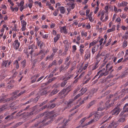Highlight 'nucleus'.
Returning a JSON list of instances; mask_svg holds the SVG:
<instances>
[{"label":"nucleus","mask_w":128,"mask_h":128,"mask_svg":"<svg viewBox=\"0 0 128 128\" xmlns=\"http://www.w3.org/2000/svg\"><path fill=\"white\" fill-rule=\"evenodd\" d=\"M72 48L73 49V52H75V51L76 49V46L75 45H74L72 46Z\"/></svg>","instance_id":"obj_44"},{"label":"nucleus","mask_w":128,"mask_h":128,"mask_svg":"<svg viewBox=\"0 0 128 128\" xmlns=\"http://www.w3.org/2000/svg\"><path fill=\"white\" fill-rule=\"evenodd\" d=\"M116 21L117 22H119L121 21V19L120 17H119L116 20Z\"/></svg>","instance_id":"obj_64"},{"label":"nucleus","mask_w":128,"mask_h":128,"mask_svg":"<svg viewBox=\"0 0 128 128\" xmlns=\"http://www.w3.org/2000/svg\"><path fill=\"white\" fill-rule=\"evenodd\" d=\"M12 100V98L10 97L6 99H5V101L4 102V103H5V102H8L9 101H10Z\"/></svg>","instance_id":"obj_32"},{"label":"nucleus","mask_w":128,"mask_h":128,"mask_svg":"<svg viewBox=\"0 0 128 128\" xmlns=\"http://www.w3.org/2000/svg\"><path fill=\"white\" fill-rule=\"evenodd\" d=\"M56 105V104H52L50 105V106H49V108H53Z\"/></svg>","instance_id":"obj_36"},{"label":"nucleus","mask_w":128,"mask_h":128,"mask_svg":"<svg viewBox=\"0 0 128 128\" xmlns=\"http://www.w3.org/2000/svg\"><path fill=\"white\" fill-rule=\"evenodd\" d=\"M125 120V118L123 117H122V118H120L118 120V121L120 122H124Z\"/></svg>","instance_id":"obj_24"},{"label":"nucleus","mask_w":128,"mask_h":128,"mask_svg":"<svg viewBox=\"0 0 128 128\" xmlns=\"http://www.w3.org/2000/svg\"><path fill=\"white\" fill-rule=\"evenodd\" d=\"M43 38H47L48 37V34H45L42 36Z\"/></svg>","instance_id":"obj_59"},{"label":"nucleus","mask_w":128,"mask_h":128,"mask_svg":"<svg viewBox=\"0 0 128 128\" xmlns=\"http://www.w3.org/2000/svg\"><path fill=\"white\" fill-rule=\"evenodd\" d=\"M48 112L47 111H46L42 114H39V115L40 116V117H42L44 116H45L46 115H47L48 114Z\"/></svg>","instance_id":"obj_22"},{"label":"nucleus","mask_w":128,"mask_h":128,"mask_svg":"<svg viewBox=\"0 0 128 128\" xmlns=\"http://www.w3.org/2000/svg\"><path fill=\"white\" fill-rule=\"evenodd\" d=\"M106 62H105L103 63L102 64L101 66L100 67L99 69H100L102 68V67H103L104 66H105L106 64Z\"/></svg>","instance_id":"obj_54"},{"label":"nucleus","mask_w":128,"mask_h":128,"mask_svg":"<svg viewBox=\"0 0 128 128\" xmlns=\"http://www.w3.org/2000/svg\"><path fill=\"white\" fill-rule=\"evenodd\" d=\"M60 37V35L59 34H57L56 36L54 37V42H57V40L59 39Z\"/></svg>","instance_id":"obj_11"},{"label":"nucleus","mask_w":128,"mask_h":128,"mask_svg":"<svg viewBox=\"0 0 128 128\" xmlns=\"http://www.w3.org/2000/svg\"><path fill=\"white\" fill-rule=\"evenodd\" d=\"M128 74V70H126L124 71L120 75V76L122 78L124 77L126 75Z\"/></svg>","instance_id":"obj_6"},{"label":"nucleus","mask_w":128,"mask_h":128,"mask_svg":"<svg viewBox=\"0 0 128 128\" xmlns=\"http://www.w3.org/2000/svg\"><path fill=\"white\" fill-rule=\"evenodd\" d=\"M86 119V118H83L80 121V122L81 123L80 124H82V123L84 122Z\"/></svg>","instance_id":"obj_47"},{"label":"nucleus","mask_w":128,"mask_h":128,"mask_svg":"<svg viewBox=\"0 0 128 128\" xmlns=\"http://www.w3.org/2000/svg\"><path fill=\"white\" fill-rule=\"evenodd\" d=\"M87 88H85L84 89V88H82L80 90V91H82V92L81 93V95H83L86 91L87 90Z\"/></svg>","instance_id":"obj_8"},{"label":"nucleus","mask_w":128,"mask_h":128,"mask_svg":"<svg viewBox=\"0 0 128 128\" xmlns=\"http://www.w3.org/2000/svg\"><path fill=\"white\" fill-rule=\"evenodd\" d=\"M79 13H80V14L81 15H85V13L83 11H80L79 12Z\"/></svg>","instance_id":"obj_45"},{"label":"nucleus","mask_w":128,"mask_h":128,"mask_svg":"<svg viewBox=\"0 0 128 128\" xmlns=\"http://www.w3.org/2000/svg\"><path fill=\"white\" fill-rule=\"evenodd\" d=\"M38 106V105H36L35 106H33L32 108V111L33 112H35V111L37 110V108Z\"/></svg>","instance_id":"obj_20"},{"label":"nucleus","mask_w":128,"mask_h":128,"mask_svg":"<svg viewBox=\"0 0 128 128\" xmlns=\"http://www.w3.org/2000/svg\"><path fill=\"white\" fill-rule=\"evenodd\" d=\"M21 22L22 26V31H24L26 30V23L24 20H22Z\"/></svg>","instance_id":"obj_3"},{"label":"nucleus","mask_w":128,"mask_h":128,"mask_svg":"<svg viewBox=\"0 0 128 128\" xmlns=\"http://www.w3.org/2000/svg\"><path fill=\"white\" fill-rule=\"evenodd\" d=\"M96 102V100H93L91 102L90 104V106L92 105L95 103Z\"/></svg>","instance_id":"obj_37"},{"label":"nucleus","mask_w":128,"mask_h":128,"mask_svg":"<svg viewBox=\"0 0 128 128\" xmlns=\"http://www.w3.org/2000/svg\"><path fill=\"white\" fill-rule=\"evenodd\" d=\"M92 97V96H90L89 95V96H88L86 97H84L83 99L84 100H87L88 98H91V97Z\"/></svg>","instance_id":"obj_43"},{"label":"nucleus","mask_w":128,"mask_h":128,"mask_svg":"<svg viewBox=\"0 0 128 128\" xmlns=\"http://www.w3.org/2000/svg\"><path fill=\"white\" fill-rule=\"evenodd\" d=\"M61 30H63V32L64 34H66L68 33L67 30L66 28V26H64L61 28Z\"/></svg>","instance_id":"obj_14"},{"label":"nucleus","mask_w":128,"mask_h":128,"mask_svg":"<svg viewBox=\"0 0 128 128\" xmlns=\"http://www.w3.org/2000/svg\"><path fill=\"white\" fill-rule=\"evenodd\" d=\"M98 42V40L94 42V41L93 42H92L90 43L89 44V48H90L92 46H93L96 44H97Z\"/></svg>","instance_id":"obj_9"},{"label":"nucleus","mask_w":128,"mask_h":128,"mask_svg":"<svg viewBox=\"0 0 128 128\" xmlns=\"http://www.w3.org/2000/svg\"><path fill=\"white\" fill-rule=\"evenodd\" d=\"M39 93H40L41 95L42 96L44 94L46 95L47 94V90H42L40 91Z\"/></svg>","instance_id":"obj_7"},{"label":"nucleus","mask_w":128,"mask_h":128,"mask_svg":"<svg viewBox=\"0 0 128 128\" xmlns=\"http://www.w3.org/2000/svg\"><path fill=\"white\" fill-rule=\"evenodd\" d=\"M53 57V56H52V55H51L50 56H48L46 57V60H47L48 59H50L52 58Z\"/></svg>","instance_id":"obj_63"},{"label":"nucleus","mask_w":128,"mask_h":128,"mask_svg":"<svg viewBox=\"0 0 128 128\" xmlns=\"http://www.w3.org/2000/svg\"><path fill=\"white\" fill-rule=\"evenodd\" d=\"M66 91V90L65 89H64L59 93V94H61L60 95L62 94H64Z\"/></svg>","instance_id":"obj_27"},{"label":"nucleus","mask_w":128,"mask_h":128,"mask_svg":"<svg viewBox=\"0 0 128 128\" xmlns=\"http://www.w3.org/2000/svg\"><path fill=\"white\" fill-rule=\"evenodd\" d=\"M95 116V117L94 119L96 121H97L98 120L99 118V117L98 116V114H97V113H95L94 114Z\"/></svg>","instance_id":"obj_12"},{"label":"nucleus","mask_w":128,"mask_h":128,"mask_svg":"<svg viewBox=\"0 0 128 128\" xmlns=\"http://www.w3.org/2000/svg\"><path fill=\"white\" fill-rule=\"evenodd\" d=\"M35 4H38L40 7H42V4L40 2H34Z\"/></svg>","instance_id":"obj_41"},{"label":"nucleus","mask_w":128,"mask_h":128,"mask_svg":"<svg viewBox=\"0 0 128 128\" xmlns=\"http://www.w3.org/2000/svg\"><path fill=\"white\" fill-rule=\"evenodd\" d=\"M74 99H70L69 100L68 103L70 104H72V103L74 101Z\"/></svg>","instance_id":"obj_55"},{"label":"nucleus","mask_w":128,"mask_h":128,"mask_svg":"<svg viewBox=\"0 0 128 128\" xmlns=\"http://www.w3.org/2000/svg\"><path fill=\"white\" fill-rule=\"evenodd\" d=\"M6 97V95L2 96L0 98V103L2 102L4 103V102L5 101V98Z\"/></svg>","instance_id":"obj_10"},{"label":"nucleus","mask_w":128,"mask_h":128,"mask_svg":"<svg viewBox=\"0 0 128 128\" xmlns=\"http://www.w3.org/2000/svg\"><path fill=\"white\" fill-rule=\"evenodd\" d=\"M64 66H61L60 68V72L62 71V70H64V68H66V69L68 68V67H67L66 66L65 68H63Z\"/></svg>","instance_id":"obj_34"},{"label":"nucleus","mask_w":128,"mask_h":128,"mask_svg":"<svg viewBox=\"0 0 128 128\" xmlns=\"http://www.w3.org/2000/svg\"><path fill=\"white\" fill-rule=\"evenodd\" d=\"M110 63H108L107 64L106 66V70H108V68L110 66Z\"/></svg>","instance_id":"obj_53"},{"label":"nucleus","mask_w":128,"mask_h":128,"mask_svg":"<svg viewBox=\"0 0 128 128\" xmlns=\"http://www.w3.org/2000/svg\"><path fill=\"white\" fill-rule=\"evenodd\" d=\"M95 48H96L94 46L93 47L92 49V52L93 54H94L96 52V51H95Z\"/></svg>","instance_id":"obj_56"},{"label":"nucleus","mask_w":128,"mask_h":128,"mask_svg":"<svg viewBox=\"0 0 128 128\" xmlns=\"http://www.w3.org/2000/svg\"><path fill=\"white\" fill-rule=\"evenodd\" d=\"M53 112L54 111H53L48 112L47 115H46L44 116V119L41 122H42L43 123H44L48 119H52L56 117V114L54 115L52 114Z\"/></svg>","instance_id":"obj_1"},{"label":"nucleus","mask_w":128,"mask_h":128,"mask_svg":"<svg viewBox=\"0 0 128 128\" xmlns=\"http://www.w3.org/2000/svg\"><path fill=\"white\" fill-rule=\"evenodd\" d=\"M8 60L4 61L2 64V66H5L6 67L7 64L8 63Z\"/></svg>","instance_id":"obj_17"},{"label":"nucleus","mask_w":128,"mask_h":128,"mask_svg":"<svg viewBox=\"0 0 128 128\" xmlns=\"http://www.w3.org/2000/svg\"><path fill=\"white\" fill-rule=\"evenodd\" d=\"M88 18L89 19V20L91 22H92L94 21V19H92V18L91 16H88Z\"/></svg>","instance_id":"obj_57"},{"label":"nucleus","mask_w":128,"mask_h":128,"mask_svg":"<svg viewBox=\"0 0 128 128\" xmlns=\"http://www.w3.org/2000/svg\"><path fill=\"white\" fill-rule=\"evenodd\" d=\"M10 117H11V116L10 115H8L5 118V119L6 120H7V119H8V120H11L13 119H11L10 118Z\"/></svg>","instance_id":"obj_39"},{"label":"nucleus","mask_w":128,"mask_h":128,"mask_svg":"<svg viewBox=\"0 0 128 128\" xmlns=\"http://www.w3.org/2000/svg\"><path fill=\"white\" fill-rule=\"evenodd\" d=\"M54 73H52V72H51L50 74L49 75V76H48V78H52V77H53L54 76Z\"/></svg>","instance_id":"obj_49"},{"label":"nucleus","mask_w":128,"mask_h":128,"mask_svg":"<svg viewBox=\"0 0 128 128\" xmlns=\"http://www.w3.org/2000/svg\"><path fill=\"white\" fill-rule=\"evenodd\" d=\"M35 113V112H33L32 111L30 112H27V116L28 117L30 116L33 115Z\"/></svg>","instance_id":"obj_21"},{"label":"nucleus","mask_w":128,"mask_h":128,"mask_svg":"<svg viewBox=\"0 0 128 128\" xmlns=\"http://www.w3.org/2000/svg\"><path fill=\"white\" fill-rule=\"evenodd\" d=\"M58 90L57 89H54L52 90V92H51L50 94L51 95L55 94L57 93L58 92Z\"/></svg>","instance_id":"obj_13"},{"label":"nucleus","mask_w":128,"mask_h":128,"mask_svg":"<svg viewBox=\"0 0 128 128\" xmlns=\"http://www.w3.org/2000/svg\"><path fill=\"white\" fill-rule=\"evenodd\" d=\"M99 9V8L98 7H96L95 8V10L94 11V13L95 14H96L97 12L98 11V10Z\"/></svg>","instance_id":"obj_50"},{"label":"nucleus","mask_w":128,"mask_h":128,"mask_svg":"<svg viewBox=\"0 0 128 128\" xmlns=\"http://www.w3.org/2000/svg\"><path fill=\"white\" fill-rule=\"evenodd\" d=\"M24 3V2L23 1H21L20 3V4L19 5H18V6H23Z\"/></svg>","instance_id":"obj_52"},{"label":"nucleus","mask_w":128,"mask_h":128,"mask_svg":"<svg viewBox=\"0 0 128 128\" xmlns=\"http://www.w3.org/2000/svg\"><path fill=\"white\" fill-rule=\"evenodd\" d=\"M127 41L126 40H124L123 42V47L124 48L126 46H127Z\"/></svg>","instance_id":"obj_30"},{"label":"nucleus","mask_w":128,"mask_h":128,"mask_svg":"<svg viewBox=\"0 0 128 128\" xmlns=\"http://www.w3.org/2000/svg\"><path fill=\"white\" fill-rule=\"evenodd\" d=\"M19 92V91L18 90H16L15 92H14L12 93V94L14 95H16Z\"/></svg>","instance_id":"obj_60"},{"label":"nucleus","mask_w":128,"mask_h":128,"mask_svg":"<svg viewBox=\"0 0 128 128\" xmlns=\"http://www.w3.org/2000/svg\"><path fill=\"white\" fill-rule=\"evenodd\" d=\"M120 110H121L120 108H119L118 107L115 108L112 110V115L115 114L116 115H118Z\"/></svg>","instance_id":"obj_2"},{"label":"nucleus","mask_w":128,"mask_h":128,"mask_svg":"<svg viewBox=\"0 0 128 128\" xmlns=\"http://www.w3.org/2000/svg\"><path fill=\"white\" fill-rule=\"evenodd\" d=\"M104 39L103 38H101L99 42H100V46L102 43V41L104 40Z\"/></svg>","instance_id":"obj_51"},{"label":"nucleus","mask_w":128,"mask_h":128,"mask_svg":"<svg viewBox=\"0 0 128 128\" xmlns=\"http://www.w3.org/2000/svg\"><path fill=\"white\" fill-rule=\"evenodd\" d=\"M115 27H113L112 28L108 30L107 31V32H112L114 30H115Z\"/></svg>","instance_id":"obj_26"},{"label":"nucleus","mask_w":128,"mask_h":128,"mask_svg":"<svg viewBox=\"0 0 128 128\" xmlns=\"http://www.w3.org/2000/svg\"><path fill=\"white\" fill-rule=\"evenodd\" d=\"M49 108V106L48 105V106L47 105H45L44 106L42 107L40 109V110L41 111L42 110H43L45 109L46 108Z\"/></svg>","instance_id":"obj_25"},{"label":"nucleus","mask_w":128,"mask_h":128,"mask_svg":"<svg viewBox=\"0 0 128 128\" xmlns=\"http://www.w3.org/2000/svg\"><path fill=\"white\" fill-rule=\"evenodd\" d=\"M48 100H47L46 101H44L43 102L41 103L39 105L40 107L42 106L43 105H44L48 102Z\"/></svg>","instance_id":"obj_31"},{"label":"nucleus","mask_w":128,"mask_h":128,"mask_svg":"<svg viewBox=\"0 0 128 128\" xmlns=\"http://www.w3.org/2000/svg\"><path fill=\"white\" fill-rule=\"evenodd\" d=\"M114 104V103H111V104H109L108 105V106H106V109L107 110V108H110L111 107V106H112L113 105V104Z\"/></svg>","instance_id":"obj_38"},{"label":"nucleus","mask_w":128,"mask_h":128,"mask_svg":"<svg viewBox=\"0 0 128 128\" xmlns=\"http://www.w3.org/2000/svg\"><path fill=\"white\" fill-rule=\"evenodd\" d=\"M30 105H28L27 107H26V108H25L24 109H23L22 110L24 111H26L27 110H28L30 108Z\"/></svg>","instance_id":"obj_40"},{"label":"nucleus","mask_w":128,"mask_h":128,"mask_svg":"<svg viewBox=\"0 0 128 128\" xmlns=\"http://www.w3.org/2000/svg\"><path fill=\"white\" fill-rule=\"evenodd\" d=\"M17 97V96H15V95L14 94L11 98H12V100H13L16 99Z\"/></svg>","instance_id":"obj_35"},{"label":"nucleus","mask_w":128,"mask_h":128,"mask_svg":"<svg viewBox=\"0 0 128 128\" xmlns=\"http://www.w3.org/2000/svg\"><path fill=\"white\" fill-rule=\"evenodd\" d=\"M58 8L60 9V12L62 14H64L65 11V9L63 6H60L58 7Z\"/></svg>","instance_id":"obj_5"},{"label":"nucleus","mask_w":128,"mask_h":128,"mask_svg":"<svg viewBox=\"0 0 128 128\" xmlns=\"http://www.w3.org/2000/svg\"><path fill=\"white\" fill-rule=\"evenodd\" d=\"M105 108H102V107H100L98 108V110H102L105 109Z\"/></svg>","instance_id":"obj_58"},{"label":"nucleus","mask_w":128,"mask_h":128,"mask_svg":"<svg viewBox=\"0 0 128 128\" xmlns=\"http://www.w3.org/2000/svg\"><path fill=\"white\" fill-rule=\"evenodd\" d=\"M33 101V99L32 98H31L28 101L22 104V106H25L26 104H29L31 102H32Z\"/></svg>","instance_id":"obj_15"},{"label":"nucleus","mask_w":128,"mask_h":128,"mask_svg":"<svg viewBox=\"0 0 128 128\" xmlns=\"http://www.w3.org/2000/svg\"><path fill=\"white\" fill-rule=\"evenodd\" d=\"M40 116H39V115H38V116H37L34 119H33L32 120L31 122H33L34 121V120H36V119H38V118H39L40 117Z\"/></svg>","instance_id":"obj_48"},{"label":"nucleus","mask_w":128,"mask_h":128,"mask_svg":"<svg viewBox=\"0 0 128 128\" xmlns=\"http://www.w3.org/2000/svg\"><path fill=\"white\" fill-rule=\"evenodd\" d=\"M97 90L95 88H94L92 89L91 91H90V93L91 94H92V95L94 94V92H96Z\"/></svg>","instance_id":"obj_23"},{"label":"nucleus","mask_w":128,"mask_h":128,"mask_svg":"<svg viewBox=\"0 0 128 128\" xmlns=\"http://www.w3.org/2000/svg\"><path fill=\"white\" fill-rule=\"evenodd\" d=\"M81 95L80 94H78L74 98V100H76Z\"/></svg>","instance_id":"obj_46"},{"label":"nucleus","mask_w":128,"mask_h":128,"mask_svg":"<svg viewBox=\"0 0 128 128\" xmlns=\"http://www.w3.org/2000/svg\"><path fill=\"white\" fill-rule=\"evenodd\" d=\"M14 102H12L11 104V106H13V109H16L18 108V106H16L14 105L12 106L14 104Z\"/></svg>","instance_id":"obj_29"},{"label":"nucleus","mask_w":128,"mask_h":128,"mask_svg":"<svg viewBox=\"0 0 128 128\" xmlns=\"http://www.w3.org/2000/svg\"><path fill=\"white\" fill-rule=\"evenodd\" d=\"M100 80V82L102 83H103L106 81V80L105 78H103L101 79Z\"/></svg>","instance_id":"obj_42"},{"label":"nucleus","mask_w":128,"mask_h":128,"mask_svg":"<svg viewBox=\"0 0 128 128\" xmlns=\"http://www.w3.org/2000/svg\"><path fill=\"white\" fill-rule=\"evenodd\" d=\"M108 6H106L105 7V10L106 11V12H108Z\"/></svg>","instance_id":"obj_61"},{"label":"nucleus","mask_w":128,"mask_h":128,"mask_svg":"<svg viewBox=\"0 0 128 128\" xmlns=\"http://www.w3.org/2000/svg\"><path fill=\"white\" fill-rule=\"evenodd\" d=\"M22 122H20L17 123L14 126H13V128H15L16 127H17L18 126H19L22 124Z\"/></svg>","instance_id":"obj_28"},{"label":"nucleus","mask_w":128,"mask_h":128,"mask_svg":"<svg viewBox=\"0 0 128 128\" xmlns=\"http://www.w3.org/2000/svg\"><path fill=\"white\" fill-rule=\"evenodd\" d=\"M116 122H112L108 126V128H111L112 126H113V128H115L116 126Z\"/></svg>","instance_id":"obj_4"},{"label":"nucleus","mask_w":128,"mask_h":128,"mask_svg":"<svg viewBox=\"0 0 128 128\" xmlns=\"http://www.w3.org/2000/svg\"><path fill=\"white\" fill-rule=\"evenodd\" d=\"M110 53H108L107 54L106 56L104 57V60H106L107 58H108V57L110 55Z\"/></svg>","instance_id":"obj_62"},{"label":"nucleus","mask_w":128,"mask_h":128,"mask_svg":"<svg viewBox=\"0 0 128 128\" xmlns=\"http://www.w3.org/2000/svg\"><path fill=\"white\" fill-rule=\"evenodd\" d=\"M15 43L17 45V46L16 48V50H17L19 48L20 45V43L18 42V40H16L15 41Z\"/></svg>","instance_id":"obj_18"},{"label":"nucleus","mask_w":128,"mask_h":128,"mask_svg":"<svg viewBox=\"0 0 128 128\" xmlns=\"http://www.w3.org/2000/svg\"><path fill=\"white\" fill-rule=\"evenodd\" d=\"M71 86H69L68 87H67L65 89L66 90V91L67 92V93L65 94L64 95H66L71 90Z\"/></svg>","instance_id":"obj_16"},{"label":"nucleus","mask_w":128,"mask_h":128,"mask_svg":"<svg viewBox=\"0 0 128 128\" xmlns=\"http://www.w3.org/2000/svg\"><path fill=\"white\" fill-rule=\"evenodd\" d=\"M88 124H88V122L86 124H85L83 125H82V124H80L79 126L77 127L76 128H78L79 127H84Z\"/></svg>","instance_id":"obj_33"},{"label":"nucleus","mask_w":128,"mask_h":128,"mask_svg":"<svg viewBox=\"0 0 128 128\" xmlns=\"http://www.w3.org/2000/svg\"><path fill=\"white\" fill-rule=\"evenodd\" d=\"M53 121V120L52 119H50V120L49 121H48L46 123H44V125L46 126L48 124H49L51 123Z\"/></svg>","instance_id":"obj_19"}]
</instances>
